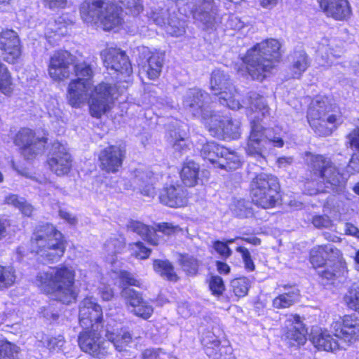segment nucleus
<instances>
[{
  "label": "nucleus",
  "instance_id": "obj_37",
  "mask_svg": "<svg viewBox=\"0 0 359 359\" xmlns=\"http://www.w3.org/2000/svg\"><path fill=\"white\" fill-rule=\"evenodd\" d=\"M36 339L41 346L46 347L50 352H59L65 344V338L61 334L53 337L44 333H38Z\"/></svg>",
  "mask_w": 359,
  "mask_h": 359
},
{
  "label": "nucleus",
  "instance_id": "obj_42",
  "mask_svg": "<svg viewBox=\"0 0 359 359\" xmlns=\"http://www.w3.org/2000/svg\"><path fill=\"white\" fill-rule=\"evenodd\" d=\"M165 22V32L175 37L182 36L185 33V22L183 20H180L175 16H170L167 19Z\"/></svg>",
  "mask_w": 359,
  "mask_h": 359
},
{
  "label": "nucleus",
  "instance_id": "obj_17",
  "mask_svg": "<svg viewBox=\"0 0 359 359\" xmlns=\"http://www.w3.org/2000/svg\"><path fill=\"white\" fill-rule=\"evenodd\" d=\"M101 57L108 69L114 70L123 77L129 76L132 74L133 68L128 57L120 49L107 48L101 52Z\"/></svg>",
  "mask_w": 359,
  "mask_h": 359
},
{
  "label": "nucleus",
  "instance_id": "obj_6",
  "mask_svg": "<svg viewBox=\"0 0 359 359\" xmlns=\"http://www.w3.org/2000/svg\"><path fill=\"white\" fill-rule=\"evenodd\" d=\"M280 43L269 39L257 43L243 57L246 72L253 79L263 81L281 57Z\"/></svg>",
  "mask_w": 359,
  "mask_h": 359
},
{
  "label": "nucleus",
  "instance_id": "obj_49",
  "mask_svg": "<svg viewBox=\"0 0 359 359\" xmlns=\"http://www.w3.org/2000/svg\"><path fill=\"white\" fill-rule=\"evenodd\" d=\"M168 10L161 9L159 11H151L149 14V18L154 24L159 26L165 25L167 19L170 17Z\"/></svg>",
  "mask_w": 359,
  "mask_h": 359
},
{
  "label": "nucleus",
  "instance_id": "obj_48",
  "mask_svg": "<svg viewBox=\"0 0 359 359\" xmlns=\"http://www.w3.org/2000/svg\"><path fill=\"white\" fill-rule=\"evenodd\" d=\"M181 265L184 271L189 274H196L198 268V260L191 256H183Z\"/></svg>",
  "mask_w": 359,
  "mask_h": 359
},
{
  "label": "nucleus",
  "instance_id": "obj_2",
  "mask_svg": "<svg viewBox=\"0 0 359 359\" xmlns=\"http://www.w3.org/2000/svg\"><path fill=\"white\" fill-rule=\"evenodd\" d=\"M248 107L257 113V115L252 117L250 122L251 130L245 147L248 156L257 160L264 158V154L273 145L282 147L284 141L280 137H272L270 130L264 128L259 122L270 118V108L265 99L259 94L251 92L249 93Z\"/></svg>",
  "mask_w": 359,
  "mask_h": 359
},
{
  "label": "nucleus",
  "instance_id": "obj_41",
  "mask_svg": "<svg viewBox=\"0 0 359 359\" xmlns=\"http://www.w3.org/2000/svg\"><path fill=\"white\" fill-rule=\"evenodd\" d=\"M154 269L162 277L170 281H177V276L171 263L167 260L156 259L154 262Z\"/></svg>",
  "mask_w": 359,
  "mask_h": 359
},
{
  "label": "nucleus",
  "instance_id": "obj_33",
  "mask_svg": "<svg viewBox=\"0 0 359 359\" xmlns=\"http://www.w3.org/2000/svg\"><path fill=\"white\" fill-rule=\"evenodd\" d=\"M127 226L128 230L136 233L150 244L154 245H158V239L156 238V229L154 227H149L140 222L135 220L129 222Z\"/></svg>",
  "mask_w": 359,
  "mask_h": 359
},
{
  "label": "nucleus",
  "instance_id": "obj_31",
  "mask_svg": "<svg viewBox=\"0 0 359 359\" xmlns=\"http://www.w3.org/2000/svg\"><path fill=\"white\" fill-rule=\"evenodd\" d=\"M286 290L273 300V306L276 309H287L299 300L300 291L295 285H284Z\"/></svg>",
  "mask_w": 359,
  "mask_h": 359
},
{
  "label": "nucleus",
  "instance_id": "obj_56",
  "mask_svg": "<svg viewBox=\"0 0 359 359\" xmlns=\"http://www.w3.org/2000/svg\"><path fill=\"white\" fill-rule=\"evenodd\" d=\"M225 348H219L215 351L211 348L207 350V355L211 359H236L231 353H227Z\"/></svg>",
  "mask_w": 359,
  "mask_h": 359
},
{
  "label": "nucleus",
  "instance_id": "obj_62",
  "mask_svg": "<svg viewBox=\"0 0 359 359\" xmlns=\"http://www.w3.org/2000/svg\"><path fill=\"white\" fill-rule=\"evenodd\" d=\"M177 226H173L172 224L164 222L160 223L156 225V227L154 228L156 229V232L157 231L163 233L165 235H170L172 233L175 232Z\"/></svg>",
  "mask_w": 359,
  "mask_h": 359
},
{
  "label": "nucleus",
  "instance_id": "obj_16",
  "mask_svg": "<svg viewBox=\"0 0 359 359\" xmlns=\"http://www.w3.org/2000/svg\"><path fill=\"white\" fill-rule=\"evenodd\" d=\"M187 6L194 18L201 22L205 28L213 29L217 22V6L214 0H191Z\"/></svg>",
  "mask_w": 359,
  "mask_h": 359
},
{
  "label": "nucleus",
  "instance_id": "obj_59",
  "mask_svg": "<svg viewBox=\"0 0 359 359\" xmlns=\"http://www.w3.org/2000/svg\"><path fill=\"white\" fill-rule=\"evenodd\" d=\"M120 278L122 280L123 283L126 284L140 287V281L135 278L133 274L128 271H121Z\"/></svg>",
  "mask_w": 359,
  "mask_h": 359
},
{
  "label": "nucleus",
  "instance_id": "obj_64",
  "mask_svg": "<svg viewBox=\"0 0 359 359\" xmlns=\"http://www.w3.org/2000/svg\"><path fill=\"white\" fill-rule=\"evenodd\" d=\"M160 348H149L142 353V359H157L159 355Z\"/></svg>",
  "mask_w": 359,
  "mask_h": 359
},
{
  "label": "nucleus",
  "instance_id": "obj_46",
  "mask_svg": "<svg viewBox=\"0 0 359 359\" xmlns=\"http://www.w3.org/2000/svg\"><path fill=\"white\" fill-rule=\"evenodd\" d=\"M344 299L347 306L359 313V288L353 285L346 293Z\"/></svg>",
  "mask_w": 359,
  "mask_h": 359
},
{
  "label": "nucleus",
  "instance_id": "obj_18",
  "mask_svg": "<svg viewBox=\"0 0 359 359\" xmlns=\"http://www.w3.org/2000/svg\"><path fill=\"white\" fill-rule=\"evenodd\" d=\"M102 319V310L92 297L85 298L79 306V323L85 329L96 327Z\"/></svg>",
  "mask_w": 359,
  "mask_h": 359
},
{
  "label": "nucleus",
  "instance_id": "obj_22",
  "mask_svg": "<svg viewBox=\"0 0 359 359\" xmlns=\"http://www.w3.org/2000/svg\"><path fill=\"white\" fill-rule=\"evenodd\" d=\"M121 295L133 308L131 312L135 316L144 319L151 316L154 311L152 306L142 298L139 292L130 287H125L121 291Z\"/></svg>",
  "mask_w": 359,
  "mask_h": 359
},
{
  "label": "nucleus",
  "instance_id": "obj_35",
  "mask_svg": "<svg viewBox=\"0 0 359 359\" xmlns=\"http://www.w3.org/2000/svg\"><path fill=\"white\" fill-rule=\"evenodd\" d=\"M164 53L156 51L151 53L147 60V74L150 79H157L162 70Z\"/></svg>",
  "mask_w": 359,
  "mask_h": 359
},
{
  "label": "nucleus",
  "instance_id": "obj_34",
  "mask_svg": "<svg viewBox=\"0 0 359 359\" xmlns=\"http://www.w3.org/2000/svg\"><path fill=\"white\" fill-rule=\"evenodd\" d=\"M199 165L193 161H188L183 166L180 177L187 187H194L198 180Z\"/></svg>",
  "mask_w": 359,
  "mask_h": 359
},
{
  "label": "nucleus",
  "instance_id": "obj_53",
  "mask_svg": "<svg viewBox=\"0 0 359 359\" xmlns=\"http://www.w3.org/2000/svg\"><path fill=\"white\" fill-rule=\"evenodd\" d=\"M312 224L318 229H332L334 226L333 222L327 215H315L312 218Z\"/></svg>",
  "mask_w": 359,
  "mask_h": 359
},
{
  "label": "nucleus",
  "instance_id": "obj_27",
  "mask_svg": "<svg viewBox=\"0 0 359 359\" xmlns=\"http://www.w3.org/2000/svg\"><path fill=\"white\" fill-rule=\"evenodd\" d=\"M161 203L170 208H181L187 203V189L180 185L164 187L159 194Z\"/></svg>",
  "mask_w": 359,
  "mask_h": 359
},
{
  "label": "nucleus",
  "instance_id": "obj_19",
  "mask_svg": "<svg viewBox=\"0 0 359 359\" xmlns=\"http://www.w3.org/2000/svg\"><path fill=\"white\" fill-rule=\"evenodd\" d=\"M126 156V149L121 145H111L102 149L99 154L100 168L107 172L115 173L122 166Z\"/></svg>",
  "mask_w": 359,
  "mask_h": 359
},
{
  "label": "nucleus",
  "instance_id": "obj_44",
  "mask_svg": "<svg viewBox=\"0 0 359 359\" xmlns=\"http://www.w3.org/2000/svg\"><path fill=\"white\" fill-rule=\"evenodd\" d=\"M20 348L7 340H0V359H18Z\"/></svg>",
  "mask_w": 359,
  "mask_h": 359
},
{
  "label": "nucleus",
  "instance_id": "obj_14",
  "mask_svg": "<svg viewBox=\"0 0 359 359\" xmlns=\"http://www.w3.org/2000/svg\"><path fill=\"white\" fill-rule=\"evenodd\" d=\"M75 57L66 50L55 52L50 59L48 74L55 81H62L72 74Z\"/></svg>",
  "mask_w": 359,
  "mask_h": 359
},
{
  "label": "nucleus",
  "instance_id": "obj_28",
  "mask_svg": "<svg viewBox=\"0 0 359 359\" xmlns=\"http://www.w3.org/2000/svg\"><path fill=\"white\" fill-rule=\"evenodd\" d=\"M103 8L99 21L104 30L109 31L121 25L123 18L121 7L111 1L106 0Z\"/></svg>",
  "mask_w": 359,
  "mask_h": 359
},
{
  "label": "nucleus",
  "instance_id": "obj_43",
  "mask_svg": "<svg viewBox=\"0 0 359 359\" xmlns=\"http://www.w3.org/2000/svg\"><path fill=\"white\" fill-rule=\"evenodd\" d=\"M15 278V271L13 267L0 265V290L13 285Z\"/></svg>",
  "mask_w": 359,
  "mask_h": 359
},
{
  "label": "nucleus",
  "instance_id": "obj_23",
  "mask_svg": "<svg viewBox=\"0 0 359 359\" xmlns=\"http://www.w3.org/2000/svg\"><path fill=\"white\" fill-rule=\"evenodd\" d=\"M285 340L292 346L304 344L307 331L297 315H291L285 321Z\"/></svg>",
  "mask_w": 359,
  "mask_h": 359
},
{
  "label": "nucleus",
  "instance_id": "obj_30",
  "mask_svg": "<svg viewBox=\"0 0 359 359\" xmlns=\"http://www.w3.org/2000/svg\"><path fill=\"white\" fill-rule=\"evenodd\" d=\"M106 0H85L79 7L81 19L88 24L99 22Z\"/></svg>",
  "mask_w": 359,
  "mask_h": 359
},
{
  "label": "nucleus",
  "instance_id": "obj_54",
  "mask_svg": "<svg viewBox=\"0 0 359 359\" xmlns=\"http://www.w3.org/2000/svg\"><path fill=\"white\" fill-rule=\"evenodd\" d=\"M236 251L241 255L245 269L248 271H253L255 269V266L249 250L245 247L240 246L236 248Z\"/></svg>",
  "mask_w": 359,
  "mask_h": 359
},
{
  "label": "nucleus",
  "instance_id": "obj_21",
  "mask_svg": "<svg viewBox=\"0 0 359 359\" xmlns=\"http://www.w3.org/2000/svg\"><path fill=\"white\" fill-rule=\"evenodd\" d=\"M48 163L51 170L57 175H65L72 168L71 155L64 145L55 143L53 146V153Z\"/></svg>",
  "mask_w": 359,
  "mask_h": 359
},
{
  "label": "nucleus",
  "instance_id": "obj_32",
  "mask_svg": "<svg viewBox=\"0 0 359 359\" xmlns=\"http://www.w3.org/2000/svg\"><path fill=\"white\" fill-rule=\"evenodd\" d=\"M333 43L327 38L322 39L319 43L317 48L318 56L320 58L321 62H319L322 65H330L333 63L332 58H336L340 56L342 53L341 49L334 50L332 48Z\"/></svg>",
  "mask_w": 359,
  "mask_h": 359
},
{
  "label": "nucleus",
  "instance_id": "obj_55",
  "mask_svg": "<svg viewBox=\"0 0 359 359\" xmlns=\"http://www.w3.org/2000/svg\"><path fill=\"white\" fill-rule=\"evenodd\" d=\"M119 1L133 15H138L143 9L142 0H119Z\"/></svg>",
  "mask_w": 359,
  "mask_h": 359
},
{
  "label": "nucleus",
  "instance_id": "obj_36",
  "mask_svg": "<svg viewBox=\"0 0 359 359\" xmlns=\"http://www.w3.org/2000/svg\"><path fill=\"white\" fill-rule=\"evenodd\" d=\"M223 152H225V147L217 144L215 142H206L201 149V155L203 158L212 163L218 164L219 158Z\"/></svg>",
  "mask_w": 359,
  "mask_h": 359
},
{
  "label": "nucleus",
  "instance_id": "obj_58",
  "mask_svg": "<svg viewBox=\"0 0 359 359\" xmlns=\"http://www.w3.org/2000/svg\"><path fill=\"white\" fill-rule=\"evenodd\" d=\"M46 8L51 10H57L66 7L67 0H42Z\"/></svg>",
  "mask_w": 359,
  "mask_h": 359
},
{
  "label": "nucleus",
  "instance_id": "obj_7",
  "mask_svg": "<svg viewBox=\"0 0 359 359\" xmlns=\"http://www.w3.org/2000/svg\"><path fill=\"white\" fill-rule=\"evenodd\" d=\"M66 249L62 233L53 225L46 224L37 228L31 238V250L41 261L46 263L57 262Z\"/></svg>",
  "mask_w": 359,
  "mask_h": 359
},
{
  "label": "nucleus",
  "instance_id": "obj_13",
  "mask_svg": "<svg viewBox=\"0 0 359 359\" xmlns=\"http://www.w3.org/2000/svg\"><path fill=\"white\" fill-rule=\"evenodd\" d=\"M206 127L212 135L216 137H224L237 139L241 134V123L238 121H233L227 115L220 116L213 114L205 122Z\"/></svg>",
  "mask_w": 359,
  "mask_h": 359
},
{
  "label": "nucleus",
  "instance_id": "obj_15",
  "mask_svg": "<svg viewBox=\"0 0 359 359\" xmlns=\"http://www.w3.org/2000/svg\"><path fill=\"white\" fill-rule=\"evenodd\" d=\"M14 142L20 147L22 155L28 160L42 153L46 143L43 138H36L34 133L29 128L20 129L16 134Z\"/></svg>",
  "mask_w": 359,
  "mask_h": 359
},
{
  "label": "nucleus",
  "instance_id": "obj_47",
  "mask_svg": "<svg viewBox=\"0 0 359 359\" xmlns=\"http://www.w3.org/2000/svg\"><path fill=\"white\" fill-rule=\"evenodd\" d=\"M250 203L244 199H240L234 202L232 205V211L239 217H248L252 215L250 208Z\"/></svg>",
  "mask_w": 359,
  "mask_h": 359
},
{
  "label": "nucleus",
  "instance_id": "obj_52",
  "mask_svg": "<svg viewBox=\"0 0 359 359\" xmlns=\"http://www.w3.org/2000/svg\"><path fill=\"white\" fill-rule=\"evenodd\" d=\"M209 287L212 293L215 296L221 295L225 289L222 278L218 276H212L210 278Z\"/></svg>",
  "mask_w": 359,
  "mask_h": 359
},
{
  "label": "nucleus",
  "instance_id": "obj_26",
  "mask_svg": "<svg viewBox=\"0 0 359 359\" xmlns=\"http://www.w3.org/2000/svg\"><path fill=\"white\" fill-rule=\"evenodd\" d=\"M320 6L325 15L336 20H346L352 13L348 0H318Z\"/></svg>",
  "mask_w": 359,
  "mask_h": 359
},
{
  "label": "nucleus",
  "instance_id": "obj_60",
  "mask_svg": "<svg viewBox=\"0 0 359 359\" xmlns=\"http://www.w3.org/2000/svg\"><path fill=\"white\" fill-rule=\"evenodd\" d=\"M226 26L234 30H241L245 27V23L238 17L231 15L229 17Z\"/></svg>",
  "mask_w": 359,
  "mask_h": 359
},
{
  "label": "nucleus",
  "instance_id": "obj_4",
  "mask_svg": "<svg viewBox=\"0 0 359 359\" xmlns=\"http://www.w3.org/2000/svg\"><path fill=\"white\" fill-rule=\"evenodd\" d=\"M75 271L72 266L60 264L39 273L36 283L41 291L63 304L74 301Z\"/></svg>",
  "mask_w": 359,
  "mask_h": 359
},
{
  "label": "nucleus",
  "instance_id": "obj_11",
  "mask_svg": "<svg viewBox=\"0 0 359 359\" xmlns=\"http://www.w3.org/2000/svg\"><path fill=\"white\" fill-rule=\"evenodd\" d=\"M209 95L198 88L189 89L183 98L184 108L194 116L201 118L204 124L212 115L209 106Z\"/></svg>",
  "mask_w": 359,
  "mask_h": 359
},
{
  "label": "nucleus",
  "instance_id": "obj_20",
  "mask_svg": "<svg viewBox=\"0 0 359 359\" xmlns=\"http://www.w3.org/2000/svg\"><path fill=\"white\" fill-rule=\"evenodd\" d=\"M0 50L3 59L8 63H14L20 56L19 36L13 29L2 30L0 33Z\"/></svg>",
  "mask_w": 359,
  "mask_h": 359
},
{
  "label": "nucleus",
  "instance_id": "obj_3",
  "mask_svg": "<svg viewBox=\"0 0 359 359\" xmlns=\"http://www.w3.org/2000/svg\"><path fill=\"white\" fill-rule=\"evenodd\" d=\"M331 327L333 335L326 330H312L310 340L318 350L333 352L346 349L359 339V320L354 316H344L332 323Z\"/></svg>",
  "mask_w": 359,
  "mask_h": 359
},
{
  "label": "nucleus",
  "instance_id": "obj_12",
  "mask_svg": "<svg viewBox=\"0 0 359 359\" xmlns=\"http://www.w3.org/2000/svg\"><path fill=\"white\" fill-rule=\"evenodd\" d=\"M96 327L86 329L80 333L78 343L80 348L95 358H101L107 355L109 342L105 341Z\"/></svg>",
  "mask_w": 359,
  "mask_h": 359
},
{
  "label": "nucleus",
  "instance_id": "obj_45",
  "mask_svg": "<svg viewBox=\"0 0 359 359\" xmlns=\"http://www.w3.org/2000/svg\"><path fill=\"white\" fill-rule=\"evenodd\" d=\"M231 287L234 294L238 297L247 295L250 287V280L245 277L235 278L231 282Z\"/></svg>",
  "mask_w": 359,
  "mask_h": 359
},
{
  "label": "nucleus",
  "instance_id": "obj_40",
  "mask_svg": "<svg viewBox=\"0 0 359 359\" xmlns=\"http://www.w3.org/2000/svg\"><path fill=\"white\" fill-rule=\"evenodd\" d=\"M240 165L241 159L238 154L225 148V152H223L219 158L218 166L226 170H233L239 168Z\"/></svg>",
  "mask_w": 359,
  "mask_h": 359
},
{
  "label": "nucleus",
  "instance_id": "obj_29",
  "mask_svg": "<svg viewBox=\"0 0 359 359\" xmlns=\"http://www.w3.org/2000/svg\"><path fill=\"white\" fill-rule=\"evenodd\" d=\"M105 336L109 345L112 344L115 349L119 352L123 351L132 342L131 333L126 328H119L107 324Z\"/></svg>",
  "mask_w": 359,
  "mask_h": 359
},
{
  "label": "nucleus",
  "instance_id": "obj_38",
  "mask_svg": "<svg viewBox=\"0 0 359 359\" xmlns=\"http://www.w3.org/2000/svg\"><path fill=\"white\" fill-rule=\"evenodd\" d=\"M308 55L304 50L294 51L292 55V76L298 78L309 66Z\"/></svg>",
  "mask_w": 359,
  "mask_h": 359
},
{
  "label": "nucleus",
  "instance_id": "obj_10",
  "mask_svg": "<svg viewBox=\"0 0 359 359\" xmlns=\"http://www.w3.org/2000/svg\"><path fill=\"white\" fill-rule=\"evenodd\" d=\"M210 89L222 105L236 110L243 107L239 101L240 95L232 84L230 76L221 69H215L211 74Z\"/></svg>",
  "mask_w": 359,
  "mask_h": 359
},
{
  "label": "nucleus",
  "instance_id": "obj_8",
  "mask_svg": "<svg viewBox=\"0 0 359 359\" xmlns=\"http://www.w3.org/2000/svg\"><path fill=\"white\" fill-rule=\"evenodd\" d=\"M307 118L310 126L320 136L330 135L332 128L342 122L340 112L334 111L328 99L320 96L311 102Z\"/></svg>",
  "mask_w": 359,
  "mask_h": 359
},
{
  "label": "nucleus",
  "instance_id": "obj_25",
  "mask_svg": "<svg viewBox=\"0 0 359 359\" xmlns=\"http://www.w3.org/2000/svg\"><path fill=\"white\" fill-rule=\"evenodd\" d=\"M154 181L155 177L152 172L137 169L134 171L130 185L125 189L138 190L144 196H152L154 194Z\"/></svg>",
  "mask_w": 359,
  "mask_h": 359
},
{
  "label": "nucleus",
  "instance_id": "obj_57",
  "mask_svg": "<svg viewBox=\"0 0 359 359\" xmlns=\"http://www.w3.org/2000/svg\"><path fill=\"white\" fill-rule=\"evenodd\" d=\"M212 247L214 250L224 258H228L232 254V251L227 245V243L223 241H215L213 243Z\"/></svg>",
  "mask_w": 359,
  "mask_h": 359
},
{
  "label": "nucleus",
  "instance_id": "obj_1",
  "mask_svg": "<svg viewBox=\"0 0 359 359\" xmlns=\"http://www.w3.org/2000/svg\"><path fill=\"white\" fill-rule=\"evenodd\" d=\"M72 70L77 79L72 81L69 85L70 104L79 107L88 102L90 114L93 117L100 118L109 109V102L117 98L116 86L101 83L93 88V68L86 62L74 63Z\"/></svg>",
  "mask_w": 359,
  "mask_h": 359
},
{
  "label": "nucleus",
  "instance_id": "obj_50",
  "mask_svg": "<svg viewBox=\"0 0 359 359\" xmlns=\"http://www.w3.org/2000/svg\"><path fill=\"white\" fill-rule=\"evenodd\" d=\"M202 344L205 346V353L207 350L211 348L212 350L216 351L220 348V341L217 337L211 332H208L205 335L203 336L201 339Z\"/></svg>",
  "mask_w": 359,
  "mask_h": 359
},
{
  "label": "nucleus",
  "instance_id": "obj_9",
  "mask_svg": "<svg viewBox=\"0 0 359 359\" xmlns=\"http://www.w3.org/2000/svg\"><path fill=\"white\" fill-rule=\"evenodd\" d=\"M278 189L276 177L266 173L257 175L250 184L252 201L264 209L273 208L279 199Z\"/></svg>",
  "mask_w": 359,
  "mask_h": 359
},
{
  "label": "nucleus",
  "instance_id": "obj_24",
  "mask_svg": "<svg viewBox=\"0 0 359 359\" xmlns=\"http://www.w3.org/2000/svg\"><path fill=\"white\" fill-rule=\"evenodd\" d=\"M341 252L332 244L313 247L310 252V262L315 268H321L327 262H334L339 259Z\"/></svg>",
  "mask_w": 359,
  "mask_h": 359
},
{
  "label": "nucleus",
  "instance_id": "obj_63",
  "mask_svg": "<svg viewBox=\"0 0 359 359\" xmlns=\"http://www.w3.org/2000/svg\"><path fill=\"white\" fill-rule=\"evenodd\" d=\"M348 139L352 147L359 149V127L348 134Z\"/></svg>",
  "mask_w": 359,
  "mask_h": 359
},
{
  "label": "nucleus",
  "instance_id": "obj_61",
  "mask_svg": "<svg viewBox=\"0 0 359 359\" xmlns=\"http://www.w3.org/2000/svg\"><path fill=\"white\" fill-rule=\"evenodd\" d=\"M25 201L24 198L20 197L16 194H10L5 198V203L8 205H11L15 208L19 209L21 204Z\"/></svg>",
  "mask_w": 359,
  "mask_h": 359
},
{
  "label": "nucleus",
  "instance_id": "obj_5",
  "mask_svg": "<svg viewBox=\"0 0 359 359\" xmlns=\"http://www.w3.org/2000/svg\"><path fill=\"white\" fill-rule=\"evenodd\" d=\"M309 166L317 177L306 182L304 189L307 194L315 195L323 191L324 189L341 194L344 192L346 178L332 163L331 160L322 155L311 154Z\"/></svg>",
  "mask_w": 359,
  "mask_h": 359
},
{
  "label": "nucleus",
  "instance_id": "obj_39",
  "mask_svg": "<svg viewBox=\"0 0 359 359\" xmlns=\"http://www.w3.org/2000/svg\"><path fill=\"white\" fill-rule=\"evenodd\" d=\"M125 248V241L121 237L111 238L104 244V250L107 255V261L113 263L115 261L114 256L121 253Z\"/></svg>",
  "mask_w": 359,
  "mask_h": 359
},
{
  "label": "nucleus",
  "instance_id": "obj_51",
  "mask_svg": "<svg viewBox=\"0 0 359 359\" xmlns=\"http://www.w3.org/2000/svg\"><path fill=\"white\" fill-rule=\"evenodd\" d=\"M130 248L136 257L142 259L148 258L151 253V250L140 241L130 243Z\"/></svg>",
  "mask_w": 359,
  "mask_h": 359
}]
</instances>
